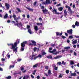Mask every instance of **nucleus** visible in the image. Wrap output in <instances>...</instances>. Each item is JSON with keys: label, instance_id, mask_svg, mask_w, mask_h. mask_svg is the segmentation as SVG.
<instances>
[{"label": "nucleus", "instance_id": "obj_10", "mask_svg": "<svg viewBox=\"0 0 79 79\" xmlns=\"http://www.w3.org/2000/svg\"><path fill=\"white\" fill-rule=\"evenodd\" d=\"M15 26H17L18 27H20V26H22L23 25H22V23L21 22H20L19 23H16L15 24Z\"/></svg>", "mask_w": 79, "mask_h": 79}, {"label": "nucleus", "instance_id": "obj_31", "mask_svg": "<svg viewBox=\"0 0 79 79\" xmlns=\"http://www.w3.org/2000/svg\"><path fill=\"white\" fill-rule=\"evenodd\" d=\"M38 66V64H36L35 65H34L33 66V68H37Z\"/></svg>", "mask_w": 79, "mask_h": 79}, {"label": "nucleus", "instance_id": "obj_56", "mask_svg": "<svg viewBox=\"0 0 79 79\" xmlns=\"http://www.w3.org/2000/svg\"><path fill=\"white\" fill-rule=\"evenodd\" d=\"M39 19L40 20V21H42V19L41 17L39 18Z\"/></svg>", "mask_w": 79, "mask_h": 79}, {"label": "nucleus", "instance_id": "obj_21", "mask_svg": "<svg viewBox=\"0 0 79 79\" xmlns=\"http://www.w3.org/2000/svg\"><path fill=\"white\" fill-rule=\"evenodd\" d=\"M77 40H76L73 41L72 43V44H77Z\"/></svg>", "mask_w": 79, "mask_h": 79}, {"label": "nucleus", "instance_id": "obj_39", "mask_svg": "<svg viewBox=\"0 0 79 79\" xmlns=\"http://www.w3.org/2000/svg\"><path fill=\"white\" fill-rule=\"evenodd\" d=\"M35 73H36V70H35L34 71V73H32L33 74V75H35Z\"/></svg>", "mask_w": 79, "mask_h": 79}, {"label": "nucleus", "instance_id": "obj_14", "mask_svg": "<svg viewBox=\"0 0 79 79\" xmlns=\"http://www.w3.org/2000/svg\"><path fill=\"white\" fill-rule=\"evenodd\" d=\"M62 57V56H57L56 57H55L54 59H59V58H60Z\"/></svg>", "mask_w": 79, "mask_h": 79}, {"label": "nucleus", "instance_id": "obj_63", "mask_svg": "<svg viewBox=\"0 0 79 79\" xmlns=\"http://www.w3.org/2000/svg\"><path fill=\"white\" fill-rule=\"evenodd\" d=\"M49 51H50L51 50H52V48H49Z\"/></svg>", "mask_w": 79, "mask_h": 79}, {"label": "nucleus", "instance_id": "obj_1", "mask_svg": "<svg viewBox=\"0 0 79 79\" xmlns=\"http://www.w3.org/2000/svg\"><path fill=\"white\" fill-rule=\"evenodd\" d=\"M19 43V40H18V42L17 41H16L13 44V43H10V44H7L8 46H11L12 47L10 48V49H13V52H15V53L17 52V49H18V44Z\"/></svg>", "mask_w": 79, "mask_h": 79}, {"label": "nucleus", "instance_id": "obj_45", "mask_svg": "<svg viewBox=\"0 0 79 79\" xmlns=\"http://www.w3.org/2000/svg\"><path fill=\"white\" fill-rule=\"evenodd\" d=\"M11 23H12L14 24V25L15 26V24H16V22H15V21H12Z\"/></svg>", "mask_w": 79, "mask_h": 79}, {"label": "nucleus", "instance_id": "obj_38", "mask_svg": "<svg viewBox=\"0 0 79 79\" xmlns=\"http://www.w3.org/2000/svg\"><path fill=\"white\" fill-rule=\"evenodd\" d=\"M43 5H46V2H43L41 3Z\"/></svg>", "mask_w": 79, "mask_h": 79}, {"label": "nucleus", "instance_id": "obj_40", "mask_svg": "<svg viewBox=\"0 0 79 79\" xmlns=\"http://www.w3.org/2000/svg\"><path fill=\"white\" fill-rule=\"evenodd\" d=\"M37 5V2H35L33 3L34 6H35Z\"/></svg>", "mask_w": 79, "mask_h": 79}, {"label": "nucleus", "instance_id": "obj_42", "mask_svg": "<svg viewBox=\"0 0 79 79\" xmlns=\"http://www.w3.org/2000/svg\"><path fill=\"white\" fill-rule=\"evenodd\" d=\"M70 48V47H66L64 48V49H69V48Z\"/></svg>", "mask_w": 79, "mask_h": 79}, {"label": "nucleus", "instance_id": "obj_17", "mask_svg": "<svg viewBox=\"0 0 79 79\" xmlns=\"http://www.w3.org/2000/svg\"><path fill=\"white\" fill-rule=\"evenodd\" d=\"M29 11H33V9H31L30 8H28L27 7H25Z\"/></svg>", "mask_w": 79, "mask_h": 79}, {"label": "nucleus", "instance_id": "obj_61", "mask_svg": "<svg viewBox=\"0 0 79 79\" xmlns=\"http://www.w3.org/2000/svg\"><path fill=\"white\" fill-rule=\"evenodd\" d=\"M72 7L74 9L75 8V5L74 4H73Z\"/></svg>", "mask_w": 79, "mask_h": 79}, {"label": "nucleus", "instance_id": "obj_33", "mask_svg": "<svg viewBox=\"0 0 79 79\" xmlns=\"http://www.w3.org/2000/svg\"><path fill=\"white\" fill-rule=\"evenodd\" d=\"M16 10H18V12H19L20 13H21V11L20 10V9H19V8H17Z\"/></svg>", "mask_w": 79, "mask_h": 79}, {"label": "nucleus", "instance_id": "obj_35", "mask_svg": "<svg viewBox=\"0 0 79 79\" xmlns=\"http://www.w3.org/2000/svg\"><path fill=\"white\" fill-rule=\"evenodd\" d=\"M36 50H37V48L36 47L34 48H33L34 52H35L36 51Z\"/></svg>", "mask_w": 79, "mask_h": 79}, {"label": "nucleus", "instance_id": "obj_49", "mask_svg": "<svg viewBox=\"0 0 79 79\" xmlns=\"http://www.w3.org/2000/svg\"><path fill=\"white\" fill-rule=\"evenodd\" d=\"M61 37H62V39H65V38H66V37H65L63 35Z\"/></svg>", "mask_w": 79, "mask_h": 79}, {"label": "nucleus", "instance_id": "obj_12", "mask_svg": "<svg viewBox=\"0 0 79 79\" xmlns=\"http://www.w3.org/2000/svg\"><path fill=\"white\" fill-rule=\"evenodd\" d=\"M24 69V68L23 67H20V70L22 71L23 73H25L26 72V70H25L24 71H23V70Z\"/></svg>", "mask_w": 79, "mask_h": 79}, {"label": "nucleus", "instance_id": "obj_60", "mask_svg": "<svg viewBox=\"0 0 79 79\" xmlns=\"http://www.w3.org/2000/svg\"><path fill=\"white\" fill-rule=\"evenodd\" d=\"M44 75H45V76H47V77H48V74H47V73H44Z\"/></svg>", "mask_w": 79, "mask_h": 79}, {"label": "nucleus", "instance_id": "obj_64", "mask_svg": "<svg viewBox=\"0 0 79 79\" xmlns=\"http://www.w3.org/2000/svg\"><path fill=\"white\" fill-rule=\"evenodd\" d=\"M31 78H32V79H34V76H33L32 75H31Z\"/></svg>", "mask_w": 79, "mask_h": 79}, {"label": "nucleus", "instance_id": "obj_32", "mask_svg": "<svg viewBox=\"0 0 79 79\" xmlns=\"http://www.w3.org/2000/svg\"><path fill=\"white\" fill-rule=\"evenodd\" d=\"M48 73V75H49V74H51V70H49Z\"/></svg>", "mask_w": 79, "mask_h": 79}, {"label": "nucleus", "instance_id": "obj_28", "mask_svg": "<svg viewBox=\"0 0 79 79\" xmlns=\"http://www.w3.org/2000/svg\"><path fill=\"white\" fill-rule=\"evenodd\" d=\"M70 64L73 65V64H74V61H73L71 60L70 62Z\"/></svg>", "mask_w": 79, "mask_h": 79}, {"label": "nucleus", "instance_id": "obj_43", "mask_svg": "<svg viewBox=\"0 0 79 79\" xmlns=\"http://www.w3.org/2000/svg\"><path fill=\"white\" fill-rule=\"evenodd\" d=\"M54 69L55 71H58V67H56L54 68Z\"/></svg>", "mask_w": 79, "mask_h": 79}, {"label": "nucleus", "instance_id": "obj_23", "mask_svg": "<svg viewBox=\"0 0 79 79\" xmlns=\"http://www.w3.org/2000/svg\"><path fill=\"white\" fill-rule=\"evenodd\" d=\"M8 18V14L6 13V14L4 16V19H6Z\"/></svg>", "mask_w": 79, "mask_h": 79}, {"label": "nucleus", "instance_id": "obj_5", "mask_svg": "<svg viewBox=\"0 0 79 79\" xmlns=\"http://www.w3.org/2000/svg\"><path fill=\"white\" fill-rule=\"evenodd\" d=\"M56 50L54 49L52 51H49V52L51 53H52L53 55H57V53H59V52H56Z\"/></svg>", "mask_w": 79, "mask_h": 79}, {"label": "nucleus", "instance_id": "obj_53", "mask_svg": "<svg viewBox=\"0 0 79 79\" xmlns=\"http://www.w3.org/2000/svg\"><path fill=\"white\" fill-rule=\"evenodd\" d=\"M65 52V50L64 49H62V53H64Z\"/></svg>", "mask_w": 79, "mask_h": 79}, {"label": "nucleus", "instance_id": "obj_58", "mask_svg": "<svg viewBox=\"0 0 79 79\" xmlns=\"http://www.w3.org/2000/svg\"><path fill=\"white\" fill-rule=\"evenodd\" d=\"M45 69H48V66H46Z\"/></svg>", "mask_w": 79, "mask_h": 79}, {"label": "nucleus", "instance_id": "obj_29", "mask_svg": "<svg viewBox=\"0 0 79 79\" xmlns=\"http://www.w3.org/2000/svg\"><path fill=\"white\" fill-rule=\"evenodd\" d=\"M76 75H77V74L76 73H71V76H76Z\"/></svg>", "mask_w": 79, "mask_h": 79}, {"label": "nucleus", "instance_id": "obj_34", "mask_svg": "<svg viewBox=\"0 0 79 79\" xmlns=\"http://www.w3.org/2000/svg\"><path fill=\"white\" fill-rule=\"evenodd\" d=\"M63 77V75H62V73H60V75L59 76V78H61V77Z\"/></svg>", "mask_w": 79, "mask_h": 79}, {"label": "nucleus", "instance_id": "obj_55", "mask_svg": "<svg viewBox=\"0 0 79 79\" xmlns=\"http://www.w3.org/2000/svg\"><path fill=\"white\" fill-rule=\"evenodd\" d=\"M27 18L29 19V18L30 16H29V15H27Z\"/></svg>", "mask_w": 79, "mask_h": 79}, {"label": "nucleus", "instance_id": "obj_41", "mask_svg": "<svg viewBox=\"0 0 79 79\" xmlns=\"http://www.w3.org/2000/svg\"><path fill=\"white\" fill-rule=\"evenodd\" d=\"M27 29H29V28L31 27V26H30V25H27Z\"/></svg>", "mask_w": 79, "mask_h": 79}, {"label": "nucleus", "instance_id": "obj_54", "mask_svg": "<svg viewBox=\"0 0 79 79\" xmlns=\"http://www.w3.org/2000/svg\"><path fill=\"white\" fill-rule=\"evenodd\" d=\"M74 37H76V38H79V36L75 35Z\"/></svg>", "mask_w": 79, "mask_h": 79}, {"label": "nucleus", "instance_id": "obj_13", "mask_svg": "<svg viewBox=\"0 0 79 79\" xmlns=\"http://www.w3.org/2000/svg\"><path fill=\"white\" fill-rule=\"evenodd\" d=\"M42 11L44 14H47V13L48 10H47L46 9L44 10H42Z\"/></svg>", "mask_w": 79, "mask_h": 79}, {"label": "nucleus", "instance_id": "obj_11", "mask_svg": "<svg viewBox=\"0 0 79 79\" xmlns=\"http://www.w3.org/2000/svg\"><path fill=\"white\" fill-rule=\"evenodd\" d=\"M56 36H58V35H60V36H61L62 35H63V33L61 32L60 33L59 32H56Z\"/></svg>", "mask_w": 79, "mask_h": 79}, {"label": "nucleus", "instance_id": "obj_36", "mask_svg": "<svg viewBox=\"0 0 79 79\" xmlns=\"http://www.w3.org/2000/svg\"><path fill=\"white\" fill-rule=\"evenodd\" d=\"M21 60H22V59H18L17 61L18 62H20V61H21Z\"/></svg>", "mask_w": 79, "mask_h": 79}, {"label": "nucleus", "instance_id": "obj_2", "mask_svg": "<svg viewBox=\"0 0 79 79\" xmlns=\"http://www.w3.org/2000/svg\"><path fill=\"white\" fill-rule=\"evenodd\" d=\"M35 55L34 54V52H33L32 55L31 56V57L30 58V60H32L34 59V60H35L36 58H39V57L40 58H41L42 57V56L41 55H38V56H36L35 57Z\"/></svg>", "mask_w": 79, "mask_h": 79}, {"label": "nucleus", "instance_id": "obj_3", "mask_svg": "<svg viewBox=\"0 0 79 79\" xmlns=\"http://www.w3.org/2000/svg\"><path fill=\"white\" fill-rule=\"evenodd\" d=\"M27 41H25L23 42L21 44V48L20 50L22 52L24 50V47H26V44H27Z\"/></svg>", "mask_w": 79, "mask_h": 79}, {"label": "nucleus", "instance_id": "obj_52", "mask_svg": "<svg viewBox=\"0 0 79 79\" xmlns=\"http://www.w3.org/2000/svg\"><path fill=\"white\" fill-rule=\"evenodd\" d=\"M69 39H73V37L72 36H69Z\"/></svg>", "mask_w": 79, "mask_h": 79}, {"label": "nucleus", "instance_id": "obj_25", "mask_svg": "<svg viewBox=\"0 0 79 79\" xmlns=\"http://www.w3.org/2000/svg\"><path fill=\"white\" fill-rule=\"evenodd\" d=\"M75 25L76 26H79V22H77V21H76L75 23Z\"/></svg>", "mask_w": 79, "mask_h": 79}, {"label": "nucleus", "instance_id": "obj_20", "mask_svg": "<svg viewBox=\"0 0 79 79\" xmlns=\"http://www.w3.org/2000/svg\"><path fill=\"white\" fill-rule=\"evenodd\" d=\"M46 4H50V0H46Z\"/></svg>", "mask_w": 79, "mask_h": 79}, {"label": "nucleus", "instance_id": "obj_37", "mask_svg": "<svg viewBox=\"0 0 79 79\" xmlns=\"http://www.w3.org/2000/svg\"><path fill=\"white\" fill-rule=\"evenodd\" d=\"M61 64H64V65H65L66 64V62H64V61H62Z\"/></svg>", "mask_w": 79, "mask_h": 79}, {"label": "nucleus", "instance_id": "obj_26", "mask_svg": "<svg viewBox=\"0 0 79 79\" xmlns=\"http://www.w3.org/2000/svg\"><path fill=\"white\" fill-rule=\"evenodd\" d=\"M28 32H29L30 34H32V31L31 29H28Z\"/></svg>", "mask_w": 79, "mask_h": 79}, {"label": "nucleus", "instance_id": "obj_9", "mask_svg": "<svg viewBox=\"0 0 79 79\" xmlns=\"http://www.w3.org/2000/svg\"><path fill=\"white\" fill-rule=\"evenodd\" d=\"M5 6L6 7V10H8L10 9V6L8 3H5Z\"/></svg>", "mask_w": 79, "mask_h": 79}, {"label": "nucleus", "instance_id": "obj_18", "mask_svg": "<svg viewBox=\"0 0 79 79\" xmlns=\"http://www.w3.org/2000/svg\"><path fill=\"white\" fill-rule=\"evenodd\" d=\"M64 16H65L66 17V16H67V12H66V10H65L64 11Z\"/></svg>", "mask_w": 79, "mask_h": 79}, {"label": "nucleus", "instance_id": "obj_48", "mask_svg": "<svg viewBox=\"0 0 79 79\" xmlns=\"http://www.w3.org/2000/svg\"><path fill=\"white\" fill-rule=\"evenodd\" d=\"M66 73H67V74H68L69 73V70H67L66 71Z\"/></svg>", "mask_w": 79, "mask_h": 79}, {"label": "nucleus", "instance_id": "obj_15", "mask_svg": "<svg viewBox=\"0 0 79 79\" xmlns=\"http://www.w3.org/2000/svg\"><path fill=\"white\" fill-rule=\"evenodd\" d=\"M52 13H55V14H56V15H57V14H58V12H57V11L56 10L54 9L52 11Z\"/></svg>", "mask_w": 79, "mask_h": 79}, {"label": "nucleus", "instance_id": "obj_16", "mask_svg": "<svg viewBox=\"0 0 79 79\" xmlns=\"http://www.w3.org/2000/svg\"><path fill=\"white\" fill-rule=\"evenodd\" d=\"M46 57L47 58H48L49 59H51V60H53L52 56L51 55H50L49 56H47Z\"/></svg>", "mask_w": 79, "mask_h": 79}, {"label": "nucleus", "instance_id": "obj_57", "mask_svg": "<svg viewBox=\"0 0 79 79\" xmlns=\"http://www.w3.org/2000/svg\"><path fill=\"white\" fill-rule=\"evenodd\" d=\"M36 78L38 79H40V76H38L36 77Z\"/></svg>", "mask_w": 79, "mask_h": 79}, {"label": "nucleus", "instance_id": "obj_24", "mask_svg": "<svg viewBox=\"0 0 79 79\" xmlns=\"http://www.w3.org/2000/svg\"><path fill=\"white\" fill-rule=\"evenodd\" d=\"M63 7H60L58 8V10H59V11H61L62 10H63Z\"/></svg>", "mask_w": 79, "mask_h": 79}, {"label": "nucleus", "instance_id": "obj_30", "mask_svg": "<svg viewBox=\"0 0 79 79\" xmlns=\"http://www.w3.org/2000/svg\"><path fill=\"white\" fill-rule=\"evenodd\" d=\"M14 67H15V65H10V66L9 69H11V68H14Z\"/></svg>", "mask_w": 79, "mask_h": 79}, {"label": "nucleus", "instance_id": "obj_8", "mask_svg": "<svg viewBox=\"0 0 79 79\" xmlns=\"http://www.w3.org/2000/svg\"><path fill=\"white\" fill-rule=\"evenodd\" d=\"M67 33H68L69 35H72L73 34V29H71L69 30H68L67 31Z\"/></svg>", "mask_w": 79, "mask_h": 79}, {"label": "nucleus", "instance_id": "obj_19", "mask_svg": "<svg viewBox=\"0 0 79 79\" xmlns=\"http://www.w3.org/2000/svg\"><path fill=\"white\" fill-rule=\"evenodd\" d=\"M34 28L35 31H38V26H35L34 27Z\"/></svg>", "mask_w": 79, "mask_h": 79}, {"label": "nucleus", "instance_id": "obj_6", "mask_svg": "<svg viewBox=\"0 0 79 79\" xmlns=\"http://www.w3.org/2000/svg\"><path fill=\"white\" fill-rule=\"evenodd\" d=\"M31 43H30L29 44V45H34V46H36V42L34 41L33 40H31Z\"/></svg>", "mask_w": 79, "mask_h": 79}, {"label": "nucleus", "instance_id": "obj_47", "mask_svg": "<svg viewBox=\"0 0 79 79\" xmlns=\"http://www.w3.org/2000/svg\"><path fill=\"white\" fill-rule=\"evenodd\" d=\"M46 54V53H45V52H42V55H45Z\"/></svg>", "mask_w": 79, "mask_h": 79}, {"label": "nucleus", "instance_id": "obj_62", "mask_svg": "<svg viewBox=\"0 0 79 79\" xmlns=\"http://www.w3.org/2000/svg\"><path fill=\"white\" fill-rule=\"evenodd\" d=\"M7 57L8 58H10V55H8Z\"/></svg>", "mask_w": 79, "mask_h": 79}, {"label": "nucleus", "instance_id": "obj_59", "mask_svg": "<svg viewBox=\"0 0 79 79\" xmlns=\"http://www.w3.org/2000/svg\"><path fill=\"white\" fill-rule=\"evenodd\" d=\"M65 35L67 37H68V34L66 33H65Z\"/></svg>", "mask_w": 79, "mask_h": 79}, {"label": "nucleus", "instance_id": "obj_44", "mask_svg": "<svg viewBox=\"0 0 79 79\" xmlns=\"http://www.w3.org/2000/svg\"><path fill=\"white\" fill-rule=\"evenodd\" d=\"M57 64H59V65H61V62H57Z\"/></svg>", "mask_w": 79, "mask_h": 79}, {"label": "nucleus", "instance_id": "obj_7", "mask_svg": "<svg viewBox=\"0 0 79 79\" xmlns=\"http://www.w3.org/2000/svg\"><path fill=\"white\" fill-rule=\"evenodd\" d=\"M65 7L66 8H68V10L69 11V12L71 14L73 13V11L71 10V7L69 6H68V5H66L65 6Z\"/></svg>", "mask_w": 79, "mask_h": 79}, {"label": "nucleus", "instance_id": "obj_50", "mask_svg": "<svg viewBox=\"0 0 79 79\" xmlns=\"http://www.w3.org/2000/svg\"><path fill=\"white\" fill-rule=\"evenodd\" d=\"M1 60H2V61H5V59L2 58L1 59Z\"/></svg>", "mask_w": 79, "mask_h": 79}, {"label": "nucleus", "instance_id": "obj_27", "mask_svg": "<svg viewBox=\"0 0 79 79\" xmlns=\"http://www.w3.org/2000/svg\"><path fill=\"white\" fill-rule=\"evenodd\" d=\"M6 79H11V76H9L7 77H6Z\"/></svg>", "mask_w": 79, "mask_h": 79}, {"label": "nucleus", "instance_id": "obj_4", "mask_svg": "<svg viewBox=\"0 0 79 79\" xmlns=\"http://www.w3.org/2000/svg\"><path fill=\"white\" fill-rule=\"evenodd\" d=\"M12 17L14 18V20L16 21V23H18V19H19L18 17L16 18V16L15 15V14H13Z\"/></svg>", "mask_w": 79, "mask_h": 79}, {"label": "nucleus", "instance_id": "obj_46", "mask_svg": "<svg viewBox=\"0 0 79 79\" xmlns=\"http://www.w3.org/2000/svg\"><path fill=\"white\" fill-rule=\"evenodd\" d=\"M55 44H51V47H54V46H55Z\"/></svg>", "mask_w": 79, "mask_h": 79}, {"label": "nucleus", "instance_id": "obj_22", "mask_svg": "<svg viewBox=\"0 0 79 79\" xmlns=\"http://www.w3.org/2000/svg\"><path fill=\"white\" fill-rule=\"evenodd\" d=\"M26 78H27V79H28V78H29V76H28V75H26V77H25V76H24L23 77V79H27L26 78Z\"/></svg>", "mask_w": 79, "mask_h": 79}, {"label": "nucleus", "instance_id": "obj_51", "mask_svg": "<svg viewBox=\"0 0 79 79\" xmlns=\"http://www.w3.org/2000/svg\"><path fill=\"white\" fill-rule=\"evenodd\" d=\"M36 51L37 52H39V51H40V49H39V48H37Z\"/></svg>", "mask_w": 79, "mask_h": 79}]
</instances>
